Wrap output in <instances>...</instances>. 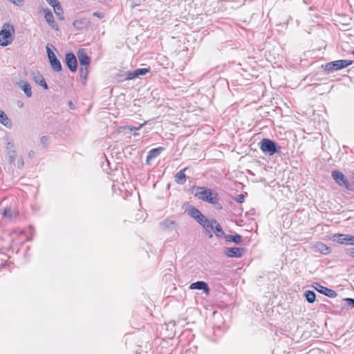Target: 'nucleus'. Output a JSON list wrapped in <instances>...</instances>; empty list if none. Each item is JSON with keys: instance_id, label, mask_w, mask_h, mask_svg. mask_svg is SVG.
<instances>
[{"instance_id": "f257e3e1", "label": "nucleus", "mask_w": 354, "mask_h": 354, "mask_svg": "<svg viewBox=\"0 0 354 354\" xmlns=\"http://www.w3.org/2000/svg\"><path fill=\"white\" fill-rule=\"evenodd\" d=\"M195 196L204 201L208 202L212 204L218 203L217 194L214 193L212 190L203 187H196Z\"/></svg>"}, {"instance_id": "f03ea898", "label": "nucleus", "mask_w": 354, "mask_h": 354, "mask_svg": "<svg viewBox=\"0 0 354 354\" xmlns=\"http://www.w3.org/2000/svg\"><path fill=\"white\" fill-rule=\"evenodd\" d=\"M15 32L14 26L9 24H5L0 31V46H7L13 40L12 35Z\"/></svg>"}, {"instance_id": "7ed1b4c3", "label": "nucleus", "mask_w": 354, "mask_h": 354, "mask_svg": "<svg viewBox=\"0 0 354 354\" xmlns=\"http://www.w3.org/2000/svg\"><path fill=\"white\" fill-rule=\"evenodd\" d=\"M261 150L270 156H272L276 153L281 152V147L278 146L275 142L270 139L263 138L260 142Z\"/></svg>"}, {"instance_id": "20e7f679", "label": "nucleus", "mask_w": 354, "mask_h": 354, "mask_svg": "<svg viewBox=\"0 0 354 354\" xmlns=\"http://www.w3.org/2000/svg\"><path fill=\"white\" fill-rule=\"evenodd\" d=\"M353 61L347 60V59H339L331 62H328L325 65H323L322 67L325 71L330 73L334 72L351 65Z\"/></svg>"}, {"instance_id": "39448f33", "label": "nucleus", "mask_w": 354, "mask_h": 354, "mask_svg": "<svg viewBox=\"0 0 354 354\" xmlns=\"http://www.w3.org/2000/svg\"><path fill=\"white\" fill-rule=\"evenodd\" d=\"M332 177L339 185L344 186L348 190L352 189L351 184L342 172L337 170L333 171Z\"/></svg>"}, {"instance_id": "423d86ee", "label": "nucleus", "mask_w": 354, "mask_h": 354, "mask_svg": "<svg viewBox=\"0 0 354 354\" xmlns=\"http://www.w3.org/2000/svg\"><path fill=\"white\" fill-rule=\"evenodd\" d=\"M46 52H47L49 62L50 63V65H51V67L53 68V69L56 72H59V71H62L61 62L57 58L56 55L53 52V50L50 49L49 44H47V46H46Z\"/></svg>"}, {"instance_id": "0eeeda50", "label": "nucleus", "mask_w": 354, "mask_h": 354, "mask_svg": "<svg viewBox=\"0 0 354 354\" xmlns=\"http://www.w3.org/2000/svg\"><path fill=\"white\" fill-rule=\"evenodd\" d=\"M333 241L340 244L354 245V236L344 234H335Z\"/></svg>"}, {"instance_id": "6e6552de", "label": "nucleus", "mask_w": 354, "mask_h": 354, "mask_svg": "<svg viewBox=\"0 0 354 354\" xmlns=\"http://www.w3.org/2000/svg\"><path fill=\"white\" fill-rule=\"evenodd\" d=\"M43 12H44V19L48 26L56 31L59 30V26L55 21L52 11L50 9L46 8L43 9Z\"/></svg>"}, {"instance_id": "1a4fd4ad", "label": "nucleus", "mask_w": 354, "mask_h": 354, "mask_svg": "<svg viewBox=\"0 0 354 354\" xmlns=\"http://www.w3.org/2000/svg\"><path fill=\"white\" fill-rule=\"evenodd\" d=\"M65 62L71 72H75L77 68V61L75 55L73 53L66 54Z\"/></svg>"}, {"instance_id": "9d476101", "label": "nucleus", "mask_w": 354, "mask_h": 354, "mask_svg": "<svg viewBox=\"0 0 354 354\" xmlns=\"http://www.w3.org/2000/svg\"><path fill=\"white\" fill-rule=\"evenodd\" d=\"M77 56L78 57V59H79L81 66H89L91 59L87 55L84 49H83V48L79 49L77 53Z\"/></svg>"}, {"instance_id": "9b49d317", "label": "nucleus", "mask_w": 354, "mask_h": 354, "mask_svg": "<svg viewBox=\"0 0 354 354\" xmlns=\"http://www.w3.org/2000/svg\"><path fill=\"white\" fill-rule=\"evenodd\" d=\"M245 252V249L243 248H227L225 250V254L228 257L239 258Z\"/></svg>"}, {"instance_id": "f8f14e48", "label": "nucleus", "mask_w": 354, "mask_h": 354, "mask_svg": "<svg viewBox=\"0 0 354 354\" xmlns=\"http://www.w3.org/2000/svg\"><path fill=\"white\" fill-rule=\"evenodd\" d=\"M189 288L190 290H202L206 294H208L209 292V288L207 283L203 281H198L196 282L191 283Z\"/></svg>"}, {"instance_id": "ddd939ff", "label": "nucleus", "mask_w": 354, "mask_h": 354, "mask_svg": "<svg viewBox=\"0 0 354 354\" xmlns=\"http://www.w3.org/2000/svg\"><path fill=\"white\" fill-rule=\"evenodd\" d=\"M315 289L320 293L328 296L330 298H334L337 296V293L335 290L328 288L327 287L323 286L319 283L316 284Z\"/></svg>"}, {"instance_id": "4468645a", "label": "nucleus", "mask_w": 354, "mask_h": 354, "mask_svg": "<svg viewBox=\"0 0 354 354\" xmlns=\"http://www.w3.org/2000/svg\"><path fill=\"white\" fill-rule=\"evenodd\" d=\"M148 72H149V68H138L133 71L128 72L127 74V80H133L136 77L139 76H142L146 75Z\"/></svg>"}, {"instance_id": "2eb2a0df", "label": "nucleus", "mask_w": 354, "mask_h": 354, "mask_svg": "<svg viewBox=\"0 0 354 354\" xmlns=\"http://www.w3.org/2000/svg\"><path fill=\"white\" fill-rule=\"evenodd\" d=\"M90 25V20L87 18H82L75 20L73 23V27L77 30L86 28Z\"/></svg>"}, {"instance_id": "dca6fc26", "label": "nucleus", "mask_w": 354, "mask_h": 354, "mask_svg": "<svg viewBox=\"0 0 354 354\" xmlns=\"http://www.w3.org/2000/svg\"><path fill=\"white\" fill-rule=\"evenodd\" d=\"M17 86L24 92L27 97H30L32 96V93L31 86L28 82L25 80H20L17 83Z\"/></svg>"}, {"instance_id": "f3484780", "label": "nucleus", "mask_w": 354, "mask_h": 354, "mask_svg": "<svg viewBox=\"0 0 354 354\" xmlns=\"http://www.w3.org/2000/svg\"><path fill=\"white\" fill-rule=\"evenodd\" d=\"M6 151L8 156L9 162H14L16 158V152L15 149V145L12 142H8L6 145Z\"/></svg>"}, {"instance_id": "a211bd4d", "label": "nucleus", "mask_w": 354, "mask_h": 354, "mask_svg": "<svg viewBox=\"0 0 354 354\" xmlns=\"http://www.w3.org/2000/svg\"><path fill=\"white\" fill-rule=\"evenodd\" d=\"M33 80L37 84L42 86L44 89H48V87L45 81V79L39 72L33 73Z\"/></svg>"}, {"instance_id": "6ab92c4d", "label": "nucleus", "mask_w": 354, "mask_h": 354, "mask_svg": "<svg viewBox=\"0 0 354 354\" xmlns=\"http://www.w3.org/2000/svg\"><path fill=\"white\" fill-rule=\"evenodd\" d=\"M164 149L163 147H158V148H155V149H151L149 152H148V155H147V164H149V161L156 157H158L159 156V154L160 153V152Z\"/></svg>"}, {"instance_id": "aec40b11", "label": "nucleus", "mask_w": 354, "mask_h": 354, "mask_svg": "<svg viewBox=\"0 0 354 354\" xmlns=\"http://www.w3.org/2000/svg\"><path fill=\"white\" fill-rule=\"evenodd\" d=\"M145 124V122L141 124L138 127L129 126V125L122 126L119 128V131L122 132L124 133H128L133 131L140 130Z\"/></svg>"}, {"instance_id": "412c9836", "label": "nucleus", "mask_w": 354, "mask_h": 354, "mask_svg": "<svg viewBox=\"0 0 354 354\" xmlns=\"http://www.w3.org/2000/svg\"><path fill=\"white\" fill-rule=\"evenodd\" d=\"M187 169V167H185L182 169L180 171H178L175 175V181L178 184L183 185L186 181V176L185 174V171Z\"/></svg>"}, {"instance_id": "4be33fe9", "label": "nucleus", "mask_w": 354, "mask_h": 354, "mask_svg": "<svg viewBox=\"0 0 354 354\" xmlns=\"http://www.w3.org/2000/svg\"><path fill=\"white\" fill-rule=\"evenodd\" d=\"M160 225L164 230H173L176 228V223L169 218L164 220Z\"/></svg>"}, {"instance_id": "5701e85b", "label": "nucleus", "mask_w": 354, "mask_h": 354, "mask_svg": "<svg viewBox=\"0 0 354 354\" xmlns=\"http://www.w3.org/2000/svg\"><path fill=\"white\" fill-rule=\"evenodd\" d=\"M0 123L7 128L12 127V122L8 118L7 115L1 110H0Z\"/></svg>"}, {"instance_id": "b1692460", "label": "nucleus", "mask_w": 354, "mask_h": 354, "mask_svg": "<svg viewBox=\"0 0 354 354\" xmlns=\"http://www.w3.org/2000/svg\"><path fill=\"white\" fill-rule=\"evenodd\" d=\"M53 8L55 15L57 16L59 19L64 20V11L59 1L52 6Z\"/></svg>"}, {"instance_id": "393cba45", "label": "nucleus", "mask_w": 354, "mask_h": 354, "mask_svg": "<svg viewBox=\"0 0 354 354\" xmlns=\"http://www.w3.org/2000/svg\"><path fill=\"white\" fill-rule=\"evenodd\" d=\"M315 248L317 251L323 254H327L330 252V248L326 245L321 242L316 243Z\"/></svg>"}, {"instance_id": "a878e982", "label": "nucleus", "mask_w": 354, "mask_h": 354, "mask_svg": "<svg viewBox=\"0 0 354 354\" xmlns=\"http://www.w3.org/2000/svg\"><path fill=\"white\" fill-rule=\"evenodd\" d=\"M304 296L306 301L309 303H313L316 299V294L314 291L306 290L304 292Z\"/></svg>"}, {"instance_id": "bb28decb", "label": "nucleus", "mask_w": 354, "mask_h": 354, "mask_svg": "<svg viewBox=\"0 0 354 354\" xmlns=\"http://www.w3.org/2000/svg\"><path fill=\"white\" fill-rule=\"evenodd\" d=\"M214 222H216V221L215 219H207L201 225L205 229V231H208L209 230H213L214 227V223H213Z\"/></svg>"}, {"instance_id": "cd10ccee", "label": "nucleus", "mask_w": 354, "mask_h": 354, "mask_svg": "<svg viewBox=\"0 0 354 354\" xmlns=\"http://www.w3.org/2000/svg\"><path fill=\"white\" fill-rule=\"evenodd\" d=\"M225 239L227 241H232L235 243L236 244H239L241 241V236L239 234L236 235H227L225 236Z\"/></svg>"}, {"instance_id": "c85d7f7f", "label": "nucleus", "mask_w": 354, "mask_h": 354, "mask_svg": "<svg viewBox=\"0 0 354 354\" xmlns=\"http://www.w3.org/2000/svg\"><path fill=\"white\" fill-rule=\"evenodd\" d=\"M3 215L6 218L12 219V218L17 216V213L15 211H12L10 208H6L3 210Z\"/></svg>"}, {"instance_id": "c756f323", "label": "nucleus", "mask_w": 354, "mask_h": 354, "mask_svg": "<svg viewBox=\"0 0 354 354\" xmlns=\"http://www.w3.org/2000/svg\"><path fill=\"white\" fill-rule=\"evenodd\" d=\"M214 227L213 231L214 232L217 237H222L224 235V232L221 227L220 224L216 221L214 222Z\"/></svg>"}, {"instance_id": "7c9ffc66", "label": "nucleus", "mask_w": 354, "mask_h": 354, "mask_svg": "<svg viewBox=\"0 0 354 354\" xmlns=\"http://www.w3.org/2000/svg\"><path fill=\"white\" fill-rule=\"evenodd\" d=\"M80 73L81 77H83L84 80H86L88 75V66H81Z\"/></svg>"}, {"instance_id": "2f4dec72", "label": "nucleus", "mask_w": 354, "mask_h": 354, "mask_svg": "<svg viewBox=\"0 0 354 354\" xmlns=\"http://www.w3.org/2000/svg\"><path fill=\"white\" fill-rule=\"evenodd\" d=\"M201 214H202V213L198 209H197L194 207H192V209H190L189 210V214L193 218H196L198 215H201Z\"/></svg>"}, {"instance_id": "473e14b6", "label": "nucleus", "mask_w": 354, "mask_h": 354, "mask_svg": "<svg viewBox=\"0 0 354 354\" xmlns=\"http://www.w3.org/2000/svg\"><path fill=\"white\" fill-rule=\"evenodd\" d=\"M194 219L202 225L207 218L203 214H201V215L197 216Z\"/></svg>"}, {"instance_id": "72a5a7b5", "label": "nucleus", "mask_w": 354, "mask_h": 354, "mask_svg": "<svg viewBox=\"0 0 354 354\" xmlns=\"http://www.w3.org/2000/svg\"><path fill=\"white\" fill-rule=\"evenodd\" d=\"M10 2H12V3H14L15 5L17 6H24V0H9Z\"/></svg>"}, {"instance_id": "f704fd0d", "label": "nucleus", "mask_w": 354, "mask_h": 354, "mask_svg": "<svg viewBox=\"0 0 354 354\" xmlns=\"http://www.w3.org/2000/svg\"><path fill=\"white\" fill-rule=\"evenodd\" d=\"M41 143L44 147H46L48 143V138L47 136H42L41 138Z\"/></svg>"}, {"instance_id": "c9c22d12", "label": "nucleus", "mask_w": 354, "mask_h": 354, "mask_svg": "<svg viewBox=\"0 0 354 354\" xmlns=\"http://www.w3.org/2000/svg\"><path fill=\"white\" fill-rule=\"evenodd\" d=\"M346 301H347L349 306H351L352 308H354V299L346 298Z\"/></svg>"}, {"instance_id": "e433bc0d", "label": "nucleus", "mask_w": 354, "mask_h": 354, "mask_svg": "<svg viewBox=\"0 0 354 354\" xmlns=\"http://www.w3.org/2000/svg\"><path fill=\"white\" fill-rule=\"evenodd\" d=\"M236 201L239 203H242L244 201V196L243 194H239L236 197Z\"/></svg>"}, {"instance_id": "4c0bfd02", "label": "nucleus", "mask_w": 354, "mask_h": 354, "mask_svg": "<svg viewBox=\"0 0 354 354\" xmlns=\"http://www.w3.org/2000/svg\"><path fill=\"white\" fill-rule=\"evenodd\" d=\"M93 15L95 16V17H98L100 19H102V18L104 17L103 13L100 12H95L93 13Z\"/></svg>"}, {"instance_id": "58836bf2", "label": "nucleus", "mask_w": 354, "mask_h": 354, "mask_svg": "<svg viewBox=\"0 0 354 354\" xmlns=\"http://www.w3.org/2000/svg\"><path fill=\"white\" fill-rule=\"evenodd\" d=\"M346 253L351 257H354V248H349L346 250Z\"/></svg>"}, {"instance_id": "ea45409f", "label": "nucleus", "mask_w": 354, "mask_h": 354, "mask_svg": "<svg viewBox=\"0 0 354 354\" xmlns=\"http://www.w3.org/2000/svg\"><path fill=\"white\" fill-rule=\"evenodd\" d=\"M18 167L20 168L24 165V160L22 158H20L17 161Z\"/></svg>"}, {"instance_id": "a19ab883", "label": "nucleus", "mask_w": 354, "mask_h": 354, "mask_svg": "<svg viewBox=\"0 0 354 354\" xmlns=\"http://www.w3.org/2000/svg\"><path fill=\"white\" fill-rule=\"evenodd\" d=\"M51 6L56 3L58 1L57 0H46Z\"/></svg>"}, {"instance_id": "79ce46f5", "label": "nucleus", "mask_w": 354, "mask_h": 354, "mask_svg": "<svg viewBox=\"0 0 354 354\" xmlns=\"http://www.w3.org/2000/svg\"><path fill=\"white\" fill-rule=\"evenodd\" d=\"M212 230H209L208 231H205V234H206L209 238H212Z\"/></svg>"}, {"instance_id": "37998d69", "label": "nucleus", "mask_w": 354, "mask_h": 354, "mask_svg": "<svg viewBox=\"0 0 354 354\" xmlns=\"http://www.w3.org/2000/svg\"><path fill=\"white\" fill-rule=\"evenodd\" d=\"M139 5L136 0H131V6L133 8L136 6Z\"/></svg>"}, {"instance_id": "c03bdc74", "label": "nucleus", "mask_w": 354, "mask_h": 354, "mask_svg": "<svg viewBox=\"0 0 354 354\" xmlns=\"http://www.w3.org/2000/svg\"><path fill=\"white\" fill-rule=\"evenodd\" d=\"M68 106L71 107V108H73V104L71 101H69L68 102Z\"/></svg>"}, {"instance_id": "a18cd8bd", "label": "nucleus", "mask_w": 354, "mask_h": 354, "mask_svg": "<svg viewBox=\"0 0 354 354\" xmlns=\"http://www.w3.org/2000/svg\"><path fill=\"white\" fill-rule=\"evenodd\" d=\"M138 135H139V133H133V136H138Z\"/></svg>"}, {"instance_id": "49530a36", "label": "nucleus", "mask_w": 354, "mask_h": 354, "mask_svg": "<svg viewBox=\"0 0 354 354\" xmlns=\"http://www.w3.org/2000/svg\"><path fill=\"white\" fill-rule=\"evenodd\" d=\"M23 103L19 104V106H22Z\"/></svg>"}, {"instance_id": "de8ad7c7", "label": "nucleus", "mask_w": 354, "mask_h": 354, "mask_svg": "<svg viewBox=\"0 0 354 354\" xmlns=\"http://www.w3.org/2000/svg\"><path fill=\"white\" fill-rule=\"evenodd\" d=\"M23 103L19 104V106H22Z\"/></svg>"}]
</instances>
